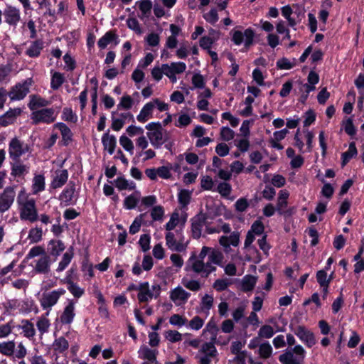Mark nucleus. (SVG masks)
Returning <instances> with one entry per match:
<instances>
[{
  "label": "nucleus",
  "mask_w": 364,
  "mask_h": 364,
  "mask_svg": "<svg viewBox=\"0 0 364 364\" xmlns=\"http://www.w3.org/2000/svg\"><path fill=\"white\" fill-rule=\"evenodd\" d=\"M16 202L21 220L34 223L38 220L36 200L29 196L24 188L18 192Z\"/></svg>",
  "instance_id": "1"
},
{
  "label": "nucleus",
  "mask_w": 364,
  "mask_h": 364,
  "mask_svg": "<svg viewBox=\"0 0 364 364\" xmlns=\"http://www.w3.org/2000/svg\"><path fill=\"white\" fill-rule=\"evenodd\" d=\"M147 137L151 145L160 148L168 139L166 132L163 129L160 122H151L146 125Z\"/></svg>",
  "instance_id": "2"
},
{
  "label": "nucleus",
  "mask_w": 364,
  "mask_h": 364,
  "mask_svg": "<svg viewBox=\"0 0 364 364\" xmlns=\"http://www.w3.org/2000/svg\"><path fill=\"white\" fill-rule=\"evenodd\" d=\"M66 291L60 288L50 291H45L42 294L40 299V304L43 309L47 310L46 316H48L51 308L55 306L60 296L65 294Z\"/></svg>",
  "instance_id": "3"
},
{
  "label": "nucleus",
  "mask_w": 364,
  "mask_h": 364,
  "mask_svg": "<svg viewBox=\"0 0 364 364\" xmlns=\"http://www.w3.org/2000/svg\"><path fill=\"white\" fill-rule=\"evenodd\" d=\"M305 350L300 346H296L291 350H287L279 356L282 364H302L305 357Z\"/></svg>",
  "instance_id": "4"
},
{
  "label": "nucleus",
  "mask_w": 364,
  "mask_h": 364,
  "mask_svg": "<svg viewBox=\"0 0 364 364\" xmlns=\"http://www.w3.org/2000/svg\"><path fill=\"white\" fill-rule=\"evenodd\" d=\"M161 289V286L158 284L150 287L149 283L147 282L140 283L139 292L137 295L139 301L145 303L152 299L158 298L160 295Z\"/></svg>",
  "instance_id": "5"
},
{
  "label": "nucleus",
  "mask_w": 364,
  "mask_h": 364,
  "mask_svg": "<svg viewBox=\"0 0 364 364\" xmlns=\"http://www.w3.org/2000/svg\"><path fill=\"white\" fill-rule=\"evenodd\" d=\"M232 41L237 46H240L244 43L245 48H249L254 43L255 33L253 29L248 28L245 30L244 33L237 30H232Z\"/></svg>",
  "instance_id": "6"
},
{
  "label": "nucleus",
  "mask_w": 364,
  "mask_h": 364,
  "mask_svg": "<svg viewBox=\"0 0 364 364\" xmlns=\"http://www.w3.org/2000/svg\"><path fill=\"white\" fill-rule=\"evenodd\" d=\"M33 80L31 78H27L22 82H18L13 86L7 95L11 101L23 100L30 91Z\"/></svg>",
  "instance_id": "7"
},
{
  "label": "nucleus",
  "mask_w": 364,
  "mask_h": 364,
  "mask_svg": "<svg viewBox=\"0 0 364 364\" xmlns=\"http://www.w3.org/2000/svg\"><path fill=\"white\" fill-rule=\"evenodd\" d=\"M16 196V186H7L0 193V214L4 213L11 208Z\"/></svg>",
  "instance_id": "8"
},
{
  "label": "nucleus",
  "mask_w": 364,
  "mask_h": 364,
  "mask_svg": "<svg viewBox=\"0 0 364 364\" xmlns=\"http://www.w3.org/2000/svg\"><path fill=\"white\" fill-rule=\"evenodd\" d=\"M56 119V114L55 110L52 108H43L39 110H36L31 113V119L36 124L43 122L50 124Z\"/></svg>",
  "instance_id": "9"
},
{
  "label": "nucleus",
  "mask_w": 364,
  "mask_h": 364,
  "mask_svg": "<svg viewBox=\"0 0 364 364\" xmlns=\"http://www.w3.org/2000/svg\"><path fill=\"white\" fill-rule=\"evenodd\" d=\"M29 151V146L27 144L21 141L17 138H14L9 143V154L11 159L17 161L20 157Z\"/></svg>",
  "instance_id": "10"
},
{
  "label": "nucleus",
  "mask_w": 364,
  "mask_h": 364,
  "mask_svg": "<svg viewBox=\"0 0 364 364\" xmlns=\"http://www.w3.org/2000/svg\"><path fill=\"white\" fill-rule=\"evenodd\" d=\"M190 296L191 293L181 286H177L169 292V298L176 306H181L186 304Z\"/></svg>",
  "instance_id": "11"
},
{
  "label": "nucleus",
  "mask_w": 364,
  "mask_h": 364,
  "mask_svg": "<svg viewBox=\"0 0 364 364\" xmlns=\"http://www.w3.org/2000/svg\"><path fill=\"white\" fill-rule=\"evenodd\" d=\"M5 21L10 26H16L21 19L20 11L16 7L9 6L4 11Z\"/></svg>",
  "instance_id": "12"
},
{
  "label": "nucleus",
  "mask_w": 364,
  "mask_h": 364,
  "mask_svg": "<svg viewBox=\"0 0 364 364\" xmlns=\"http://www.w3.org/2000/svg\"><path fill=\"white\" fill-rule=\"evenodd\" d=\"M206 222V217L203 214L198 215L192 220L191 232L194 238L198 239L201 236L203 227Z\"/></svg>",
  "instance_id": "13"
},
{
  "label": "nucleus",
  "mask_w": 364,
  "mask_h": 364,
  "mask_svg": "<svg viewBox=\"0 0 364 364\" xmlns=\"http://www.w3.org/2000/svg\"><path fill=\"white\" fill-rule=\"evenodd\" d=\"M34 270L39 274H47L50 271L51 264L50 257L46 254L35 261Z\"/></svg>",
  "instance_id": "14"
},
{
  "label": "nucleus",
  "mask_w": 364,
  "mask_h": 364,
  "mask_svg": "<svg viewBox=\"0 0 364 364\" xmlns=\"http://www.w3.org/2000/svg\"><path fill=\"white\" fill-rule=\"evenodd\" d=\"M295 334L309 347H311L316 343L314 333L308 331L304 326H299L296 328Z\"/></svg>",
  "instance_id": "15"
},
{
  "label": "nucleus",
  "mask_w": 364,
  "mask_h": 364,
  "mask_svg": "<svg viewBox=\"0 0 364 364\" xmlns=\"http://www.w3.org/2000/svg\"><path fill=\"white\" fill-rule=\"evenodd\" d=\"M75 316V302L70 300L64 308L60 316V322L63 324H70L73 321Z\"/></svg>",
  "instance_id": "16"
},
{
  "label": "nucleus",
  "mask_w": 364,
  "mask_h": 364,
  "mask_svg": "<svg viewBox=\"0 0 364 364\" xmlns=\"http://www.w3.org/2000/svg\"><path fill=\"white\" fill-rule=\"evenodd\" d=\"M21 113V109L20 108L10 109L5 114L0 116V125L6 127L11 124Z\"/></svg>",
  "instance_id": "17"
},
{
  "label": "nucleus",
  "mask_w": 364,
  "mask_h": 364,
  "mask_svg": "<svg viewBox=\"0 0 364 364\" xmlns=\"http://www.w3.org/2000/svg\"><path fill=\"white\" fill-rule=\"evenodd\" d=\"M166 245L172 251L183 252L186 250V245L181 242H178L175 235L171 232H168L166 235Z\"/></svg>",
  "instance_id": "18"
},
{
  "label": "nucleus",
  "mask_w": 364,
  "mask_h": 364,
  "mask_svg": "<svg viewBox=\"0 0 364 364\" xmlns=\"http://www.w3.org/2000/svg\"><path fill=\"white\" fill-rule=\"evenodd\" d=\"M240 242V233L232 232L230 236H221L219 239V243L225 249L229 248L230 245L237 247Z\"/></svg>",
  "instance_id": "19"
},
{
  "label": "nucleus",
  "mask_w": 364,
  "mask_h": 364,
  "mask_svg": "<svg viewBox=\"0 0 364 364\" xmlns=\"http://www.w3.org/2000/svg\"><path fill=\"white\" fill-rule=\"evenodd\" d=\"M68 178V172L66 169L58 170L55 171V176L51 183V186L53 188H60L67 182Z\"/></svg>",
  "instance_id": "20"
},
{
  "label": "nucleus",
  "mask_w": 364,
  "mask_h": 364,
  "mask_svg": "<svg viewBox=\"0 0 364 364\" xmlns=\"http://www.w3.org/2000/svg\"><path fill=\"white\" fill-rule=\"evenodd\" d=\"M50 104L47 100L35 95L30 96V102L28 103L29 109L34 112L40 107H45Z\"/></svg>",
  "instance_id": "21"
},
{
  "label": "nucleus",
  "mask_w": 364,
  "mask_h": 364,
  "mask_svg": "<svg viewBox=\"0 0 364 364\" xmlns=\"http://www.w3.org/2000/svg\"><path fill=\"white\" fill-rule=\"evenodd\" d=\"M113 41H114L115 45H117L119 43L118 36L114 32L110 31L99 39L97 45L101 49H104L109 43Z\"/></svg>",
  "instance_id": "22"
},
{
  "label": "nucleus",
  "mask_w": 364,
  "mask_h": 364,
  "mask_svg": "<svg viewBox=\"0 0 364 364\" xmlns=\"http://www.w3.org/2000/svg\"><path fill=\"white\" fill-rule=\"evenodd\" d=\"M164 73L170 71L173 75L181 74L186 69V63L183 62H174L170 64H163Z\"/></svg>",
  "instance_id": "23"
},
{
  "label": "nucleus",
  "mask_w": 364,
  "mask_h": 364,
  "mask_svg": "<svg viewBox=\"0 0 364 364\" xmlns=\"http://www.w3.org/2000/svg\"><path fill=\"white\" fill-rule=\"evenodd\" d=\"M188 265L191 267V269L197 274H203L205 262L201 259L197 258L195 254H193L188 261Z\"/></svg>",
  "instance_id": "24"
},
{
  "label": "nucleus",
  "mask_w": 364,
  "mask_h": 364,
  "mask_svg": "<svg viewBox=\"0 0 364 364\" xmlns=\"http://www.w3.org/2000/svg\"><path fill=\"white\" fill-rule=\"evenodd\" d=\"M157 353L158 351L156 350L150 349L146 346H142L139 350V355L141 358L152 363L156 362Z\"/></svg>",
  "instance_id": "25"
},
{
  "label": "nucleus",
  "mask_w": 364,
  "mask_h": 364,
  "mask_svg": "<svg viewBox=\"0 0 364 364\" xmlns=\"http://www.w3.org/2000/svg\"><path fill=\"white\" fill-rule=\"evenodd\" d=\"M102 142L105 149H107L109 154H112L114 151L117 144L115 136L113 135H109L108 133H105L102 136Z\"/></svg>",
  "instance_id": "26"
},
{
  "label": "nucleus",
  "mask_w": 364,
  "mask_h": 364,
  "mask_svg": "<svg viewBox=\"0 0 364 364\" xmlns=\"http://www.w3.org/2000/svg\"><path fill=\"white\" fill-rule=\"evenodd\" d=\"M289 196V193L287 190H281L279 192L277 203L276 207V209L279 213L282 214L284 210L287 207V200Z\"/></svg>",
  "instance_id": "27"
},
{
  "label": "nucleus",
  "mask_w": 364,
  "mask_h": 364,
  "mask_svg": "<svg viewBox=\"0 0 364 364\" xmlns=\"http://www.w3.org/2000/svg\"><path fill=\"white\" fill-rule=\"evenodd\" d=\"M19 328L22 329L23 336L27 338H33L36 335L34 325L29 320H22Z\"/></svg>",
  "instance_id": "28"
},
{
  "label": "nucleus",
  "mask_w": 364,
  "mask_h": 364,
  "mask_svg": "<svg viewBox=\"0 0 364 364\" xmlns=\"http://www.w3.org/2000/svg\"><path fill=\"white\" fill-rule=\"evenodd\" d=\"M155 107L154 102H148L146 103L141 110L140 113L137 116V120L140 122H145L147 121L149 117H150L152 114L153 109Z\"/></svg>",
  "instance_id": "29"
},
{
  "label": "nucleus",
  "mask_w": 364,
  "mask_h": 364,
  "mask_svg": "<svg viewBox=\"0 0 364 364\" xmlns=\"http://www.w3.org/2000/svg\"><path fill=\"white\" fill-rule=\"evenodd\" d=\"M282 331H284L283 328H277L276 331H274L272 326L269 325H264L259 328L257 336L259 338H270L274 336L275 332Z\"/></svg>",
  "instance_id": "30"
},
{
  "label": "nucleus",
  "mask_w": 364,
  "mask_h": 364,
  "mask_svg": "<svg viewBox=\"0 0 364 364\" xmlns=\"http://www.w3.org/2000/svg\"><path fill=\"white\" fill-rule=\"evenodd\" d=\"M198 353L201 354V355H208V357H217L218 350L213 343L206 342L201 346Z\"/></svg>",
  "instance_id": "31"
},
{
  "label": "nucleus",
  "mask_w": 364,
  "mask_h": 364,
  "mask_svg": "<svg viewBox=\"0 0 364 364\" xmlns=\"http://www.w3.org/2000/svg\"><path fill=\"white\" fill-rule=\"evenodd\" d=\"M55 127L58 128L61 133L63 144L68 145L72 140L73 134L70 128L64 123H57Z\"/></svg>",
  "instance_id": "32"
},
{
  "label": "nucleus",
  "mask_w": 364,
  "mask_h": 364,
  "mask_svg": "<svg viewBox=\"0 0 364 364\" xmlns=\"http://www.w3.org/2000/svg\"><path fill=\"white\" fill-rule=\"evenodd\" d=\"M45 189V177L41 175H36L33 179L32 192L38 194Z\"/></svg>",
  "instance_id": "33"
},
{
  "label": "nucleus",
  "mask_w": 364,
  "mask_h": 364,
  "mask_svg": "<svg viewBox=\"0 0 364 364\" xmlns=\"http://www.w3.org/2000/svg\"><path fill=\"white\" fill-rule=\"evenodd\" d=\"M53 349L55 352L63 353L68 349V341L64 337L56 338L52 345Z\"/></svg>",
  "instance_id": "34"
},
{
  "label": "nucleus",
  "mask_w": 364,
  "mask_h": 364,
  "mask_svg": "<svg viewBox=\"0 0 364 364\" xmlns=\"http://www.w3.org/2000/svg\"><path fill=\"white\" fill-rule=\"evenodd\" d=\"M16 343L14 341L0 343V353L6 356H12L14 354Z\"/></svg>",
  "instance_id": "35"
},
{
  "label": "nucleus",
  "mask_w": 364,
  "mask_h": 364,
  "mask_svg": "<svg viewBox=\"0 0 364 364\" xmlns=\"http://www.w3.org/2000/svg\"><path fill=\"white\" fill-rule=\"evenodd\" d=\"M257 277L252 275H245L242 279V289L244 291H252L256 283H257Z\"/></svg>",
  "instance_id": "36"
},
{
  "label": "nucleus",
  "mask_w": 364,
  "mask_h": 364,
  "mask_svg": "<svg viewBox=\"0 0 364 364\" xmlns=\"http://www.w3.org/2000/svg\"><path fill=\"white\" fill-rule=\"evenodd\" d=\"M28 166L20 162L19 159L12 164L11 174L14 176H21L28 172Z\"/></svg>",
  "instance_id": "37"
},
{
  "label": "nucleus",
  "mask_w": 364,
  "mask_h": 364,
  "mask_svg": "<svg viewBox=\"0 0 364 364\" xmlns=\"http://www.w3.org/2000/svg\"><path fill=\"white\" fill-rule=\"evenodd\" d=\"M114 186L120 191L134 190L135 184L134 182H129L124 177H118L114 182Z\"/></svg>",
  "instance_id": "38"
},
{
  "label": "nucleus",
  "mask_w": 364,
  "mask_h": 364,
  "mask_svg": "<svg viewBox=\"0 0 364 364\" xmlns=\"http://www.w3.org/2000/svg\"><path fill=\"white\" fill-rule=\"evenodd\" d=\"M355 144L351 142L349 144L348 150L342 154V166H344L353 156L357 155Z\"/></svg>",
  "instance_id": "39"
},
{
  "label": "nucleus",
  "mask_w": 364,
  "mask_h": 364,
  "mask_svg": "<svg viewBox=\"0 0 364 364\" xmlns=\"http://www.w3.org/2000/svg\"><path fill=\"white\" fill-rule=\"evenodd\" d=\"M208 259L210 262H213V264L222 266L224 256L220 250L211 248L208 254Z\"/></svg>",
  "instance_id": "40"
},
{
  "label": "nucleus",
  "mask_w": 364,
  "mask_h": 364,
  "mask_svg": "<svg viewBox=\"0 0 364 364\" xmlns=\"http://www.w3.org/2000/svg\"><path fill=\"white\" fill-rule=\"evenodd\" d=\"M66 284H68V291L73 295L75 298L79 299L84 294V289L80 287L76 283L73 282L72 280H67Z\"/></svg>",
  "instance_id": "41"
},
{
  "label": "nucleus",
  "mask_w": 364,
  "mask_h": 364,
  "mask_svg": "<svg viewBox=\"0 0 364 364\" xmlns=\"http://www.w3.org/2000/svg\"><path fill=\"white\" fill-rule=\"evenodd\" d=\"M272 347L269 342H264L259 346L258 353L260 358L263 359H267L272 355Z\"/></svg>",
  "instance_id": "42"
},
{
  "label": "nucleus",
  "mask_w": 364,
  "mask_h": 364,
  "mask_svg": "<svg viewBox=\"0 0 364 364\" xmlns=\"http://www.w3.org/2000/svg\"><path fill=\"white\" fill-rule=\"evenodd\" d=\"M43 49V42L41 41H34L26 50V54L30 57H37Z\"/></svg>",
  "instance_id": "43"
},
{
  "label": "nucleus",
  "mask_w": 364,
  "mask_h": 364,
  "mask_svg": "<svg viewBox=\"0 0 364 364\" xmlns=\"http://www.w3.org/2000/svg\"><path fill=\"white\" fill-rule=\"evenodd\" d=\"M140 198V193L138 191L134 192L133 194L127 196L124 200V206L127 209H133L136 206V204Z\"/></svg>",
  "instance_id": "44"
},
{
  "label": "nucleus",
  "mask_w": 364,
  "mask_h": 364,
  "mask_svg": "<svg viewBox=\"0 0 364 364\" xmlns=\"http://www.w3.org/2000/svg\"><path fill=\"white\" fill-rule=\"evenodd\" d=\"M42 229L36 226L29 230L28 238L31 242L36 243L42 240Z\"/></svg>",
  "instance_id": "45"
},
{
  "label": "nucleus",
  "mask_w": 364,
  "mask_h": 364,
  "mask_svg": "<svg viewBox=\"0 0 364 364\" xmlns=\"http://www.w3.org/2000/svg\"><path fill=\"white\" fill-rule=\"evenodd\" d=\"M46 316V315L41 316L36 323L37 328L42 335L48 331L50 326V321Z\"/></svg>",
  "instance_id": "46"
},
{
  "label": "nucleus",
  "mask_w": 364,
  "mask_h": 364,
  "mask_svg": "<svg viewBox=\"0 0 364 364\" xmlns=\"http://www.w3.org/2000/svg\"><path fill=\"white\" fill-rule=\"evenodd\" d=\"M75 191V188L74 184L70 185V183H69L67 188H65L60 194V198L62 200L66 203H70L73 198Z\"/></svg>",
  "instance_id": "47"
},
{
  "label": "nucleus",
  "mask_w": 364,
  "mask_h": 364,
  "mask_svg": "<svg viewBox=\"0 0 364 364\" xmlns=\"http://www.w3.org/2000/svg\"><path fill=\"white\" fill-rule=\"evenodd\" d=\"M181 283L186 288L193 291H198L201 288L200 283L197 280L183 278L181 281Z\"/></svg>",
  "instance_id": "48"
},
{
  "label": "nucleus",
  "mask_w": 364,
  "mask_h": 364,
  "mask_svg": "<svg viewBox=\"0 0 364 364\" xmlns=\"http://www.w3.org/2000/svg\"><path fill=\"white\" fill-rule=\"evenodd\" d=\"M64 80L65 79L63 74L58 72L54 73L51 78V88L53 90H58L63 85Z\"/></svg>",
  "instance_id": "49"
},
{
  "label": "nucleus",
  "mask_w": 364,
  "mask_h": 364,
  "mask_svg": "<svg viewBox=\"0 0 364 364\" xmlns=\"http://www.w3.org/2000/svg\"><path fill=\"white\" fill-rule=\"evenodd\" d=\"M139 8L143 16H149L152 9L151 0H141L138 2Z\"/></svg>",
  "instance_id": "50"
},
{
  "label": "nucleus",
  "mask_w": 364,
  "mask_h": 364,
  "mask_svg": "<svg viewBox=\"0 0 364 364\" xmlns=\"http://www.w3.org/2000/svg\"><path fill=\"white\" fill-rule=\"evenodd\" d=\"M214 299L213 296L209 294H205L202 299L200 302L201 309L204 311L208 312L209 310L213 306Z\"/></svg>",
  "instance_id": "51"
},
{
  "label": "nucleus",
  "mask_w": 364,
  "mask_h": 364,
  "mask_svg": "<svg viewBox=\"0 0 364 364\" xmlns=\"http://www.w3.org/2000/svg\"><path fill=\"white\" fill-rule=\"evenodd\" d=\"M134 104L133 99L129 95H124L117 105L118 109H129Z\"/></svg>",
  "instance_id": "52"
},
{
  "label": "nucleus",
  "mask_w": 364,
  "mask_h": 364,
  "mask_svg": "<svg viewBox=\"0 0 364 364\" xmlns=\"http://www.w3.org/2000/svg\"><path fill=\"white\" fill-rule=\"evenodd\" d=\"M316 279L321 287L328 286L331 281V278H327L326 270H319L316 274Z\"/></svg>",
  "instance_id": "53"
},
{
  "label": "nucleus",
  "mask_w": 364,
  "mask_h": 364,
  "mask_svg": "<svg viewBox=\"0 0 364 364\" xmlns=\"http://www.w3.org/2000/svg\"><path fill=\"white\" fill-rule=\"evenodd\" d=\"M47 253L45 251V249L41 246H35L32 247L28 252L26 258L31 259L36 257H42L43 255H46Z\"/></svg>",
  "instance_id": "54"
},
{
  "label": "nucleus",
  "mask_w": 364,
  "mask_h": 364,
  "mask_svg": "<svg viewBox=\"0 0 364 364\" xmlns=\"http://www.w3.org/2000/svg\"><path fill=\"white\" fill-rule=\"evenodd\" d=\"M50 245H52L51 254L53 255H58L65 248L63 242L60 240H52Z\"/></svg>",
  "instance_id": "55"
},
{
  "label": "nucleus",
  "mask_w": 364,
  "mask_h": 364,
  "mask_svg": "<svg viewBox=\"0 0 364 364\" xmlns=\"http://www.w3.org/2000/svg\"><path fill=\"white\" fill-rule=\"evenodd\" d=\"M120 145L127 151L133 153L134 144L131 139L126 136H121L119 138Z\"/></svg>",
  "instance_id": "56"
},
{
  "label": "nucleus",
  "mask_w": 364,
  "mask_h": 364,
  "mask_svg": "<svg viewBox=\"0 0 364 364\" xmlns=\"http://www.w3.org/2000/svg\"><path fill=\"white\" fill-rule=\"evenodd\" d=\"M72 257H73L72 254H70L69 252H65L63 255L61 261L59 262L58 267L56 270L58 272L63 271L67 267V266L70 264Z\"/></svg>",
  "instance_id": "57"
},
{
  "label": "nucleus",
  "mask_w": 364,
  "mask_h": 364,
  "mask_svg": "<svg viewBox=\"0 0 364 364\" xmlns=\"http://www.w3.org/2000/svg\"><path fill=\"white\" fill-rule=\"evenodd\" d=\"M191 193L187 190H182L178 193V202L183 207H186L190 202Z\"/></svg>",
  "instance_id": "58"
},
{
  "label": "nucleus",
  "mask_w": 364,
  "mask_h": 364,
  "mask_svg": "<svg viewBox=\"0 0 364 364\" xmlns=\"http://www.w3.org/2000/svg\"><path fill=\"white\" fill-rule=\"evenodd\" d=\"M235 136V132L228 127H223L220 129V137L224 141L232 140Z\"/></svg>",
  "instance_id": "59"
},
{
  "label": "nucleus",
  "mask_w": 364,
  "mask_h": 364,
  "mask_svg": "<svg viewBox=\"0 0 364 364\" xmlns=\"http://www.w3.org/2000/svg\"><path fill=\"white\" fill-rule=\"evenodd\" d=\"M230 284L228 279H218L213 283V288L218 291H222Z\"/></svg>",
  "instance_id": "60"
},
{
  "label": "nucleus",
  "mask_w": 364,
  "mask_h": 364,
  "mask_svg": "<svg viewBox=\"0 0 364 364\" xmlns=\"http://www.w3.org/2000/svg\"><path fill=\"white\" fill-rule=\"evenodd\" d=\"M232 191V187L230 183L226 182L220 183L218 186V193L224 197L228 196Z\"/></svg>",
  "instance_id": "61"
},
{
  "label": "nucleus",
  "mask_w": 364,
  "mask_h": 364,
  "mask_svg": "<svg viewBox=\"0 0 364 364\" xmlns=\"http://www.w3.org/2000/svg\"><path fill=\"white\" fill-rule=\"evenodd\" d=\"M203 18L206 21L211 24H215L218 21V11L215 9H211L203 15Z\"/></svg>",
  "instance_id": "62"
},
{
  "label": "nucleus",
  "mask_w": 364,
  "mask_h": 364,
  "mask_svg": "<svg viewBox=\"0 0 364 364\" xmlns=\"http://www.w3.org/2000/svg\"><path fill=\"white\" fill-rule=\"evenodd\" d=\"M165 337L172 343L179 341L182 338L181 334L178 331L173 330L167 331L165 333Z\"/></svg>",
  "instance_id": "63"
},
{
  "label": "nucleus",
  "mask_w": 364,
  "mask_h": 364,
  "mask_svg": "<svg viewBox=\"0 0 364 364\" xmlns=\"http://www.w3.org/2000/svg\"><path fill=\"white\" fill-rule=\"evenodd\" d=\"M204 324V320L200 316H196L189 321V326L191 329L198 331L202 328Z\"/></svg>",
  "instance_id": "64"
}]
</instances>
